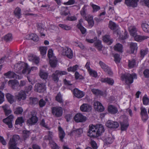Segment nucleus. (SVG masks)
<instances>
[{"label":"nucleus","instance_id":"17","mask_svg":"<svg viewBox=\"0 0 149 149\" xmlns=\"http://www.w3.org/2000/svg\"><path fill=\"white\" fill-rule=\"evenodd\" d=\"M125 3L129 6L133 7H136L137 5V2L139 0H125Z\"/></svg>","mask_w":149,"mask_h":149},{"label":"nucleus","instance_id":"21","mask_svg":"<svg viewBox=\"0 0 149 149\" xmlns=\"http://www.w3.org/2000/svg\"><path fill=\"white\" fill-rule=\"evenodd\" d=\"M81 110L83 112H89L91 109V107L88 104H84L80 107Z\"/></svg>","mask_w":149,"mask_h":149},{"label":"nucleus","instance_id":"42","mask_svg":"<svg viewBox=\"0 0 149 149\" xmlns=\"http://www.w3.org/2000/svg\"><path fill=\"white\" fill-rule=\"evenodd\" d=\"M101 44V41L99 40H97L94 43L95 47L99 51L101 50L102 48V46Z\"/></svg>","mask_w":149,"mask_h":149},{"label":"nucleus","instance_id":"23","mask_svg":"<svg viewBox=\"0 0 149 149\" xmlns=\"http://www.w3.org/2000/svg\"><path fill=\"white\" fill-rule=\"evenodd\" d=\"M129 30L131 36L134 37L137 35V29L135 26H130L129 27Z\"/></svg>","mask_w":149,"mask_h":149},{"label":"nucleus","instance_id":"18","mask_svg":"<svg viewBox=\"0 0 149 149\" xmlns=\"http://www.w3.org/2000/svg\"><path fill=\"white\" fill-rule=\"evenodd\" d=\"M94 108L97 111L101 112L104 110V108L101 103L98 101L94 103Z\"/></svg>","mask_w":149,"mask_h":149},{"label":"nucleus","instance_id":"45","mask_svg":"<svg viewBox=\"0 0 149 149\" xmlns=\"http://www.w3.org/2000/svg\"><path fill=\"white\" fill-rule=\"evenodd\" d=\"M30 134V131L24 130L23 131V137L24 141L28 138Z\"/></svg>","mask_w":149,"mask_h":149},{"label":"nucleus","instance_id":"14","mask_svg":"<svg viewBox=\"0 0 149 149\" xmlns=\"http://www.w3.org/2000/svg\"><path fill=\"white\" fill-rule=\"evenodd\" d=\"M106 126L110 128H116L119 126L118 123L117 122L108 120L106 124Z\"/></svg>","mask_w":149,"mask_h":149},{"label":"nucleus","instance_id":"19","mask_svg":"<svg viewBox=\"0 0 149 149\" xmlns=\"http://www.w3.org/2000/svg\"><path fill=\"white\" fill-rule=\"evenodd\" d=\"M73 93L74 95L78 98L82 97L84 95L82 91L77 88H75L74 89Z\"/></svg>","mask_w":149,"mask_h":149},{"label":"nucleus","instance_id":"59","mask_svg":"<svg viewBox=\"0 0 149 149\" xmlns=\"http://www.w3.org/2000/svg\"><path fill=\"white\" fill-rule=\"evenodd\" d=\"M23 111V109L22 107L17 108L15 111V113L16 114H21Z\"/></svg>","mask_w":149,"mask_h":149},{"label":"nucleus","instance_id":"11","mask_svg":"<svg viewBox=\"0 0 149 149\" xmlns=\"http://www.w3.org/2000/svg\"><path fill=\"white\" fill-rule=\"evenodd\" d=\"M86 117L80 113H77L74 116V119L76 122H82L86 120Z\"/></svg>","mask_w":149,"mask_h":149},{"label":"nucleus","instance_id":"12","mask_svg":"<svg viewBox=\"0 0 149 149\" xmlns=\"http://www.w3.org/2000/svg\"><path fill=\"white\" fill-rule=\"evenodd\" d=\"M14 116L13 115H10L6 118L3 120V122L7 124L9 128H11L13 127L12 122Z\"/></svg>","mask_w":149,"mask_h":149},{"label":"nucleus","instance_id":"48","mask_svg":"<svg viewBox=\"0 0 149 149\" xmlns=\"http://www.w3.org/2000/svg\"><path fill=\"white\" fill-rule=\"evenodd\" d=\"M83 132V130L81 128L74 130L72 132V133L75 134L77 135H80Z\"/></svg>","mask_w":149,"mask_h":149},{"label":"nucleus","instance_id":"24","mask_svg":"<svg viewBox=\"0 0 149 149\" xmlns=\"http://www.w3.org/2000/svg\"><path fill=\"white\" fill-rule=\"evenodd\" d=\"M135 40L138 42H141L145 39L149 38V36H141L140 35H135L134 37Z\"/></svg>","mask_w":149,"mask_h":149},{"label":"nucleus","instance_id":"9","mask_svg":"<svg viewBox=\"0 0 149 149\" xmlns=\"http://www.w3.org/2000/svg\"><path fill=\"white\" fill-rule=\"evenodd\" d=\"M35 90L38 92L42 93L46 90V85L44 83H37L35 86Z\"/></svg>","mask_w":149,"mask_h":149},{"label":"nucleus","instance_id":"36","mask_svg":"<svg viewBox=\"0 0 149 149\" xmlns=\"http://www.w3.org/2000/svg\"><path fill=\"white\" fill-rule=\"evenodd\" d=\"M21 9L19 7L16 8L14 11V13L15 17L18 19L20 18L21 17Z\"/></svg>","mask_w":149,"mask_h":149},{"label":"nucleus","instance_id":"61","mask_svg":"<svg viewBox=\"0 0 149 149\" xmlns=\"http://www.w3.org/2000/svg\"><path fill=\"white\" fill-rule=\"evenodd\" d=\"M56 100L57 101L60 103L63 102L61 96V95L59 93L56 96Z\"/></svg>","mask_w":149,"mask_h":149},{"label":"nucleus","instance_id":"27","mask_svg":"<svg viewBox=\"0 0 149 149\" xmlns=\"http://www.w3.org/2000/svg\"><path fill=\"white\" fill-rule=\"evenodd\" d=\"M88 7V5H84L80 11V14L84 18L85 17H86V15Z\"/></svg>","mask_w":149,"mask_h":149},{"label":"nucleus","instance_id":"4","mask_svg":"<svg viewBox=\"0 0 149 149\" xmlns=\"http://www.w3.org/2000/svg\"><path fill=\"white\" fill-rule=\"evenodd\" d=\"M20 137L18 135H14L11 139L9 143V149H19L16 147L17 141L20 139Z\"/></svg>","mask_w":149,"mask_h":149},{"label":"nucleus","instance_id":"29","mask_svg":"<svg viewBox=\"0 0 149 149\" xmlns=\"http://www.w3.org/2000/svg\"><path fill=\"white\" fill-rule=\"evenodd\" d=\"M108 110L109 113L113 114L116 113L118 111L116 107L112 105H110L109 106Z\"/></svg>","mask_w":149,"mask_h":149},{"label":"nucleus","instance_id":"3","mask_svg":"<svg viewBox=\"0 0 149 149\" xmlns=\"http://www.w3.org/2000/svg\"><path fill=\"white\" fill-rule=\"evenodd\" d=\"M121 77L122 80H125V83L127 84L132 83L133 82V79L137 78V75L135 73L130 74L126 73L124 74H122Z\"/></svg>","mask_w":149,"mask_h":149},{"label":"nucleus","instance_id":"60","mask_svg":"<svg viewBox=\"0 0 149 149\" xmlns=\"http://www.w3.org/2000/svg\"><path fill=\"white\" fill-rule=\"evenodd\" d=\"M46 104V102L43 99H41L38 102V104L40 107H44Z\"/></svg>","mask_w":149,"mask_h":149},{"label":"nucleus","instance_id":"54","mask_svg":"<svg viewBox=\"0 0 149 149\" xmlns=\"http://www.w3.org/2000/svg\"><path fill=\"white\" fill-rule=\"evenodd\" d=\"M16 81L15 80H9L8 83L9 84H10L12 88L13 89H15V87L16 86Z\"/></svg>","mask_w":149,"mask_h":149},{"label":"nucleus","instance_id":"15","mask_svg":"<svg viewBox=\"0 0 149 149\" xmlns=\"http://www.w3.org/2000/svg\"><path fill=\"white\" fill-rule=\"evenodd\" d=\"M4 75L6 77V78H15L18 79H20L18 75L15 74L14 72L10 71L4 73Z\"/></svg>","mask_w":149,"mask_h":149},{"label":"nucleus","instance_id":"28","mask_svg":"<svg viewBox=\"0 0 149 149\" xmlns=\"http://www.w3.org/2000/svg\"><path fill=\"white\" fill-rule=\"evenodd\" d=\"M27 38L29 40H32L34 41L37 42L38 40L39 39L38 36L33 33H32L27 36Z\"/></svg>","mask_w":149,"mask_h":149},{"label":"nucleus","instance_id":"20","mask_svg":"<svg viewBox=\"0 0 149 149\" xmlns=\"http://www.w3.org/2000/svg\"><path fill=\"white\" fill-rule=\"evenodd\" d=\"M85 19L88 22L89 27H92L94 24V22L93 20V17L92 16L89 15L87 17H85Z\"/></svg>","mask_w":149,"mask_h":149},{"label":"nucleus","instance_id":"37","mask_svg":"<svg viewBox=\"0 0 149 149\" xmlns=\"http://www.w3.org/2000/svg\"><path fill=\"white\" fill-rule=\"evenodd\" d=\"M77 27L80 30L82 34H84L86 33V29L82 25L80 21L79 22L78 24H77Z\"/></svg>","mask_w":149,"mask_h":149},{"label":"nucleus","instance_id":"51","mask_svg":"<svg viewBox=\"0 0 149 149\" xmlns=\"http://www.w3.org/2000/svg\"><path fill=\"white\" fill-rule=\"evenodd\" d=\"M59 26L62 29L66 30H69L71 29V27L70 26L65 24H59Z\"/></svg>","mask_w":149,"mask_h":149},{"label":"nucleus","instance_id":"62","mask_svg":"<svg viewBox=\"0 0 149 149\" xmlns=\"http://www.w3.org/2000/svg\"><path fill=\"white\" fill-rule=\"evenodd\" d=\"M90 75L93 77H96L97 76V73L94 70H92V69L88 71Z\"/></svg>","mask_w":149,"mask_h":149},{"label":"nucleus","instance_id":"52","mask_svg":"<svg viewBox=\"0 0 149 149\" xmlns=\"http://www.w3.org/2000/svg\"><path fill=\"white\" fill-rule=\"evenodd\" d=\"M12 39V35L11 34H8L4 36V40L6 42L11 40Z\"/></svg>","mask_w":149,"mask_h":149},{"label":"nucleus","instance_id":"8","mask_svg":"<svg viewBox=\"0 0 149 149\" xmlns=\"http://www.w3.org/2000/svg\"><path fill=\"white\" fill-rule=\"evenodd\" d=\"M31 118L27 121V124L30 125H34L38 121V118L36 116V113L35 111H32L31 112Z\"/></svg>","mask_w":149,"mask_h":149},{"label":"nucleus","instance_id":"43","mask_svg":"<svg viewBox=\"0 0 149 149\" xmlns=\"http://www.w3.org/2000/svg\"><path fill=\"white\" fill-rule=\"evenodd\" d=\"M39 50L41 54L43 56L46 54L47 48L46 47H40L39 48Z\"/></svg>","mask_w":149,"mask_h":149},{"label":"nucleus","instance_id":"5","mask_svg":"<svg viewBox=\"0 0 149 149\" xmlns=\"http://www.w3.org/2000/svg\"><path fill=\"white\" fill-rule=\"evenodd\" d=\"M63 112V109L61 107H57L52 108V113L56 117H60L62 116Z\"/></svg>","mask_w":149,"mask_h":149},{"label":"nucleus","instance_id":"22","mask_svg":"<svg viewBox=\"0 0 149 149\" xmlns=\"http://www.w3.org/2000/svg\"><path fill=\"white\" fill-rule=\"evenodd\" d=\"M37 27L38 31L39 32L41 36H45V34L43 33V31L44 30L43 28L44 26L41 23H38L37 24Z\"/></svg>","mask_w":149,"mask_h":149},{"label":"nucleus","instance_id":"63","mask_svg":"<svg viewBox=\"0 0 149 149\" xmlns=\"http://www.w3.org/2000/svg\"><path fill=\"white\" fill-rule=\"evenodd\" d=\"M148 50L147 49H141L140 51V54L141 57L143 58L144 56L147 54Z\"/></svg>","mask_w":149,"mask_h":149},{"label":"nucleus","instance_id":"44","mask_svg":"<svg viewBox=\"0 0 149 149\" xmlns=\"http://www.w3.org/2000/svg\"><path fill=\"white\" fill-rule=\"evenodd\" d=\"M141 26L144 31L149 33V25L146 23H143L142 24Z\"/></svg>","mask_w":149,"mask_h":149},{"label":"nucleus","instance_id":"26","mask_svg":"<svg viewBox=\"0 0 149 149\" xmlns=\"http://www.w3.org/2000/svg\"><path fill=\"white\" fill-rule=\"evenodd\" d=\"M58 129L59 131V135L60 140L61 141L63 142V139L65 137V134L62 128L61 127H59L58 128Z\"/></svg>","mask_w":149,"mask_h":149},{"label":"nucleus","instance_id":"10","mask_svg":"<svg viewBox=\"0 0 149 149\" xmlns=\"http://www.w3.org/2000/svg\"><path fill=\"white\" fill-rule=\"evenodd\" d=\"M99 64L101 68L104 70L108 74L110 75H111L113 74V72L111 71L110 68L107 65L102 61H100L99 62Z\"/></svg>","mask_w":149,"mask_h":149},{"label":"nucleus","instance_id":"7","mask_svg":"<svg viewBox=\"0 0 149 149\" xmlns=\"http://www.w3.org/2000/svg\"><path fill=\"white\" fill-rule=\"evenodd\" d=\"M59 50L62 51V53L63 55L66 56L68 58L71 59L73 56V54L71 49L68 47L64 49L63 47H59Z\"/></svg>","mask_w":149,"mask_h":149},{"label":"nucleus","instance_id":"39","mask_svg":"<svg viewBox=\"0 0 149 149\" xmlns=\"http://www.w3.org/2000/svg\"><path fill=\"white\" fill-rule=\"evenodd\" d=\"M91 91L93 94L97 95L103 96L104 94V93L102 91L97 89H92Z\"/></svg>","mask_w":149,"mask_h":149},{"label":"nucleus","instance_id":"32","mask_svg":"<svg viewBox=\"0 0 149 149\" xmlns=\"http://www.w3.org/2000/svg\"><path fill=\"white\" fill-rule=\"evenodd\" d=\"M101 81L102 82H107L109 84L112 85L114 83V81L113 79L110 78H106L102 79Z\"/></svg>","mask_w":149,"mask_h":149},{"label":"nucleus","instance_id":"31","mask_svg":"<svg viewBox=\"0 0 149 149\" xmlns=\"http://www.w3.org/2000/svg\"><path fill=\"white\" fill-rule=\"evenodd\" d=\"M39 75L42 79L45 80L47 79L48 74L47 72H45L43 70H40L39 73Z\"/></svg>","mask_w":149,"mask_h":149},{"label":"nucleus","instance_id":"2","mask_svg":"<svg viewBox=\"0 0 149 149\" xmlns=\"http://www.w3.org/2000/svg\"><path fill=\"white\" fill-rule=\"evenodd\" d=\"M15 69L16 70V72L20 74L26 73L29 74L31 72L29 66L27 64L24 62H20L19 63L16 64L14 66Z\"/></svg>","mask_w":149,"mask_h":149},{"label":"nucleus","instance_id":"33","mask_svg":"<svg viewBox=\"0 0 149 149\" xmlns=\"http://www.w3.org/2000/svg\"><path fill=\"white\" fill-rule=\"evenodd\" d=\"M57 61L56 57L52 58L50 59L49 63L51 67L55 68L56 67Z\"/></svg>","mask_w":149,"mask_h":149},{"label":"nucleus","instance_id":"30","mask_svg":"<svg viewBox=\"0 0 149 149\" xmlns=\"http://www.w3.org/2000/svg\"><path fill=\"white\" fill-rule=\"evenodd\" d=\"M61 15L63 16H66L69 13L68 7H63L61 8V11L60 12Z\"/></svg>","mask_w":149,"mask_h":149},{"label":"nucleus","instance_id":"16","mask_svg":"<svg viewBox=\"0 0 149 149\" xmlns=\"http://www.w3.org/2000/svg\"><path fill=\"white\" fill-rule=\"evenodd\" d=\"M127 119V118L125 117L123 121L120 122L121 130L122 131L126 130L128 128L129 124Z\"/></svg>","mask_w":149,"mask_h":149},{"label":"nucleus","instance_id":"40","mask_svg":"<svg viewBox=\"0 0 149 149\" xmlns=\"http://www.w3.org/2000/svg\"><path fill=\"white\" fill-rule=\"evenodd\" d=\"M6 96L8 102L10 104H12L14 102V97L10 94L8 93L6 95Z\"/></svg>","mask_w":149,"mask_h":149},{"label":"nucleus","instance_id":"46","mask_svg":"<svg viewBox=\"0 0 149 149\" xmlns=\"http://www.w3.org/2000/svg\"><path fill=\"white\" fill-rule=\"evenodd\" d=\"M24 122V119L22 117H18L16 120L15 122L16 125L19 124L20 125H22V123Z\"/></svg>","mask_w":149,"mask_h":149},{"label":"nucleus","instance_id":"49","mask_svg":"<svg viewBox=\"0 0 149 149\" xmlns=\"http://www.w3.org/2000/svg\"><path fill=\"white\" fill-rule=\"evenodd\" d=\"M136 65V61L134 59L129 61L128 66L129 68H132Z\"/></svg>","mask_w":149,"mask_h":149},{"label":"nucleus","instance_id":"38","mask_svg":"<svg viewBox=\"0 0 149 149\" xmlns=\"http://www.w3.org/2000/svg\"><path fill=\"white\" fill-rule=\"evenodd\" d=\"M130 48L131 51V53H133L135 50H136L137 49L138 47L136 43L134 42H132L130 44Z\"/></svg>","mask_w":149,"mask_h":149},{"label":"nucleus","instance_id":"50","mask_svg":"<svg viewBox=\"0 0 149 149\" xmlns=\"http://www.w3.org/2000/svg\"><path fill=\"white\" fill-rule=\"evenodd\" d=\"M49 143L51 147L53 149H59V147L57 144L54 141H50Z\"/></svg>","mask_w":149,"mask_h":149},{"label":"nucleus","instance_id":"1","mask_svg":"<svg viewBox=\"0 0 149 149\" xmlns=\"http://www.w3.org/2000/svg\"><path fill=\"white\" fill-rule=\"evenodd\" d=\"M87 133L88 136L93 138H96L101 135L104 132L103 126L102 124H97L95 125H90Z\"/></svg>","mask_w":149,"mask_h":149},{"label":"nucleus","instance_id":"56","mask_svg":"<svg viewBox=\"0 0 149 149\" xmlns=\"http://www.w3.org/2000/svg\"><path fill=\"white\" fill-rule=\"evenodd\" d=\"M114 60L116 63H118L120 62V55L117 54H116L114 56Z\"/></svg>","mask_w":149,"mask_h":149},{"label":"nucleus","instance_id":"34","mask_svg":"<svg viewBox=\"0 0 149 149\" xmlns=\"http://www.w3.org/2000/svg\"><path fill=\"white\" fill-rule=\"evenodd\" d=\"M109 27L111 29L115 30L118 29V26L115 23L110 21L109 23Z\"/></svg>","mask_w":149,"mask_h":149},{"label":"nucleus","instance_id":"64","mask_svg":"<svg viewBox=\"0 0 149 149\" xmlns=\"http://www.w3.org/2000/svg\"><path fill=\"white\" fill-rule=\"evenodd\" d=\"M74 44L75 46L79 47L81 49H83L84 48V45L80 42H75Z\"/></svg>","mask_w":149,"mask_h":149},{"label":"nucleus","instance_id":"47","mask_svg":"<svg viewBox=\"0 0 149 149\" xmlns=\"http://www.w3.org/2000/svg\"><path fill=\"white\" fill-rule=\"evenodd\" d=\"M29 100L30 101V104L32 105H34L37 104L38 102V100L36 98L30 97Z\"/></svg>","mask_w":149,"mask_h":149},{"label":"nucleus","instance_id":"55","mask_svg":"<svg viewBox=\"0 0 149 149\" xmlns=\"http://www.w3.org/2000/svg\"><path fill=\"white\" fill-rule=\"evenodd\" d=\"M91 6L93 9V12H96L100 9V7L96 5L92 4Z\"/></svg>","mask_w":149,"mask_h":149},{"label":"nucleus","instance_id":"13","mask_svg":"<svg viewBox=\"0 0 149 149\" xmlns=\"http://www.w3.org/2000/svg\"><path fill=\"white\" fill-rule=\"evenodd\" d=\"M16 99L19 101L25 100L26 98V95L25 91H21L15 95Z\"/></svg>","mask_w":149,"mask_h":149},{"label":"nucleus","instance_id":"6","mask_svg":"<svg viewBox=\"0 0 149 149\" xmlns=\"http://www.w3.org/2000/svg\"><path fill=\"white\" fill-rule=\"evenodd\" d=\"M67 74V72L65 71L56 70L52 75V79L55 83H57L59 81V76L65 75Z\"/></svg>","mask_w":149,"mask_h":149},{"label":"nucleus","instance_id":"58","mask_svg":"<svg viewBox=\"0 0 149 149\" xmlns=\"http://www.w3.org/2000/svg\"><path fill=\"white\" fill-rule=\"evenodd\" d=\"M143 103L144 105H147L149 103V99L145 95L143 96Z\"/></svg>","mask_w":149,"mask_h":149},{"label":"nucleus","instance_id":"25","mask_svg":"<svg viewBox=\"0 0 149 149\" xmlns=\"http://www.w3.org/2000/svg\"><path fill=\"white\" fill-rule=\"evenodd\" d=\"M103 41L104 42L107 43L108 45H111L113 42V40L109 35H106L103 37Z\"/></svg>","mask_w":149,"mask_h":149},{"label":"nucleus","instance_id":"57","mask_svg":"<svg viewBox=\"0 0 149 149\" xmlns=\"http://www.w3.org/2000/svg\"><path fill=\"white\" fill-rule=\"evenodd\" d=\"M90 143L92 147L94 149H96L97 148V144L96 142L93 140H91Z\"/></svg>","mask_w":149,"mask_h":149},{"label":"nucleus","instance_id":"35","mask_svg":"<svg viewBox=\"0 0 149 149\" xmlns=\"http://www.w3.org/2000/svg\"><path fill=\"white\" fill-rule=\"evenodd\" d=\"M114 50L120 52H123V45L119 43H117L114 47Z\"/></svg>","mask_w":149,"mask_h":149},{"label":"nucleus","instance_id":"53","mask_svg":"<svg viewBox=\"0 0 149 149\" xmlns=\"http://www.w3.org/2000/svg\"><path fill=\"white\" fill-rule=\"evenodd\" d=\"M78 67L79 66L77 65H76L73 67H70L68 68V72L72 71L74 72L77 70Z\"/></svg>","mask_w":149,"mask_h":149},{"label":"nucleus","instance_id":"41","mask_svg":"<svg viewBox=\"0 0 149 149\" xmlns=\"http://www.w3.org/2000/svg\"><path fill=\"white\" fill-rule=\"evenodd\" d=\"M114 140V138L110 136H109L108 137H105L104 139V142L107 144H111V143Z\"/></svg>","mask_w":149,"mask_h":149}]
</instances>
